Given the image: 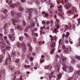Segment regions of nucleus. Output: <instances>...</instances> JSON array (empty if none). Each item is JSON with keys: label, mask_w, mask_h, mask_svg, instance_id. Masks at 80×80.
Returning a JSON list of instances; mask_svg holds the SVG:
<instances>
[{"label": "nucleus", "mask_w": 80, "mask_h": 80, "mask_svg": "<svg viewBox=\"0 0 80 80\" xmlns=\"http://www.w3.org/2000/svg\"><path fill=\"white\" fill-rule=\"evenodd\" d=\"M14 62L16 63H19V62H20V59H16V60H15Z\"/></svg>", "instance_id": "nucleus-26"}, {"label": "nucleus", "mask_w": 80, "mask_h": 80, "mask_svg": "<svg viewBox=\"0 0 80 80\" xmlns=\"http://www.w3.org/2000/svg\"><path fill=\"white\" fill-rule=\"evenodd\" d=\"M0 37L1 40H3V39H2V37H3V34L2 33H0Z\"/></svg>", "instance_id": "nucleus-45"}, {"label": "nucleus", "mask_w": 80, "mask_h": 80, "mask_svg": "<svg viewBox=\"0 0 80 80\" xmlns=\"http://www.w3.org/2000/svg\"><path fill=\"white\" fill-rule=\"evenodd\" d=\"M33 40L34 43H37V38H36L35 37L33 38Z\"/></svg>", "instance_id": "nucleus-27"}, {"label": "nucleus", "mask_w": 80, "mask_h": 80, "mask_svg": "<svg viewBox=\"0 0 80 80\" xmlns=\"http://www.w3.org/2000/svg\"><path fill=\"white\" fill-rule=\"evenodd\" d=\"M60 57H61V59L60 60V62L61 63L63 64L66 62V58L65 57H63V54L62 53H61L60 56Z\"/></svg>", "instance_id": "nucleus-6"}, {"label": "nucleus", "mask_w": 80, "mask_h": 80, "mask_svg": "<svg viewBox=\"0 0 80 80\" xmlns=\"http://www.w3.org/2000/svg\"><path fill=\"white\" fill-rule=\"evenodd\" d=\"M64 28L65 29V30H67V29H68V26L67 25H64Z\"/></svg>", "instance_id": "nucleus-33"}, {"label": "nucleus", "mask_w": 80, "mask_h": 80, "mask_svg": "<svg viewBox=\"0 0 80 80\" xmlns=\"http://www.w3.org/2000/svg\"><path fill=\"white\" fill-rule=\"evenodd\" d=\"M11 22H12L13 25L15 26L16 28H17L18 30H22V28L20 25H18V22L17 21L14 19H11Z\"/></svg>", "instance_id": "nucleus-1"}, {"label": "nucleus", "mask_w": 80, "mask_h": 80, "mask_svg": "<svg viewBox=\"0 0 80 80\" xmlns=\"http://www.w3.org/2000/svg\"><path fill=\"white\" fill-rule=\"evenodd\" d=\"M77 8L75 7H72L71 8V10H70L68 12V14H75V13H77Z\"/></svg>", "instance_id": "nucleus-4"}, {"label": "nucleus", "mask_w": 80, "mask_h": 80, "mask_svg": "<svg viewBox=\"0 0 80 80\" xmlns=\"http://www.w3.org/2000/svg\"><path fill=\"white\" fill-rule=\"evenodd\" d=\"M68 72H72L73 71V68L72 66H70L69 68H68Z\"/></svg>", "instance_id": "nucleus-13"}, {"label": "nucleus", "mask_w": 80, "mask_h": 80, "mask_svg": "<svg viewBox=\"0 0 80 80\" xmlns=\"http://www.w3.org/2000/svg\"><path fill=\"white\" fill-rule=\"evenodd\" d=\"M9 67L10 70H13V68H14L13 67V66H9V67Z\"/></svg>", "instance_id": "nucleus-34"}, {"label": "nucleus", "mask_w": 80, "mask_h": 80, "mask_svg": "<svg viewBox=\"0 0 80 80\" xmlns=\"http://www.w3.org/2000/svg\"><path fill=\"white\" fill-rule=\"evenodd\" d=\"M45 42L44 41H40L39 42V45H42V44H44Z\"/></svg>", "instance_id": "nucleus-43"}, {"label": "nucleus", "mask_w": 80, "mask_h": 80, "mask_svg": "<svg viewBox=\"0 0 80 80\" xmlns=\"http://www.w3.org/2000/svg\"><path fill=\"white\" fill-rule=\"evenodd\" d=\"M16 53L17 52H16L14 51L13 52H11V57H13V58L15 59V57H16Z\"/></svg>", "instance_id": "nucleus-12"}, {"label": "nucleus", "mask_w": 80, "mask_h": 80, "mask_svg": "<svg viewBox=\"0 0 80 80\" xmlns=\"http://www.w3.org/2000/svg\"><path fill=\"white\" fill-rule=\"evenodd\" d=\"M20 43L19 42H17V45L18 47V48H19V47H20Z\"/></svg>", "instance_id": "nucleus-42"}, {"label": "nucleus", "mask_w": 80, "mask_h": 80, "mask_svg": "<svg viewBox=\"0 0 80 80\" xmlns=\"http://www.w3.org/2000/svg\"><path fill=\"white\" fill-rule=\"evenodd\" d=\"M6 42L7 43L8 45H9L10 44V43L9 42V41L8 39L6 40Z\"/></svg>", "instance_id": "nucleus-54"}, {"label": "nucleus", "mask_w": 80, "mask_h": 80, "mask_svg": "<svg viewBox=\"0 0 80 80\" xmlns=\"http://www.w3.org/2000/svg\"><path fill=\"white\" fill-rule=\"evenodd\" d=\"M23 40V37L22 36L20 37L19 38V40H20V41H22Z\"/></svg>", "instance_id": "nucleus-41"}, {"label": "nucleus", "mask_w": 80, "mask_h": 80, "mask_svg": "<svg viewBox=\"0 0 80 80\" xmlns=\"http://www.w3.org/2000/svg\"><path fill=\"white\" fill-rule=\"evenodd\" d=\"M62 70L65 71V72H67V69H68V68L66 66H64L62 68Z\"/></svg>", "instance_id": "nucleus-18"}, {"label": "nucleus", "mask_w": 80, "mask_h": 80, "mask_svg": "<svg viewBox=\"0 0 80 80\" xmlns=\"http://www.w3.org/2000/svg\"><path fill=\"white\" fill-rule=\"evenodd\" d=\"M30 57H31V56L30 55V54H28V55L27 56V58H28V59H30Z\"/></svg>", "instance_id": "nucleus-52"}, {"label": "nucleus", "mask_w": 80, "mask_h": 80, "mask_svg": "<svg viewBox=\"0 0 80 80\" xmlns=\"http://www.w3.org/2000/svg\"><path fill=\"white\" fill-rule=\"evenodd\" d=\"M9 60V58H7L4 64L5 65H6L7 67H10V63L8 64V62Z\"/></svg>", "instance_id": "nucleus-11"}, {"label": "nucleus", "mask_w": 80, "mask_h": 80, "mask_svg": "<svg viewBox=\"0 0 80 80\" xmlns=\"http://www.w3.org/2000/svg\"><path fill=\"white\" fill-rule=\"evenodd\" d=\"M10 32L11 34L9 35L10 39L12 41H14V40H15V37H14L15 32H14V30H13V29L12 28L11 29Z\"/></svg>", "instance_id": "nucleus-3"}, {"label": "nucleus", "mask_w": 80, "mask_h": 80, "mask_svg": "<svg viewBox=\"0 0 80 80\" xmlns=\"http://www.w3.org/2000/svg\"><path fill=\"white\" fill-rule=\"evenodd\" d=\"M56 41H54L51 44V46L52 48H55V45H56Z\"/></svg>", "instance_id": "nucleus-17"}, {"label": "nucleus", "mask_w": 80, "mask_h": 80, "mask_svg": "<svg viewBox=\"0 0 80 80\" xmlns=\"http://www.w3.org/2000/svg\"><path fill=\"white\" fill-rule=\"evenodd\" d=\"M20 80H23L22 78V75H21L20 77Z\"/></svg>", "instance_id": "nucleus-58"}, {"label": "nucleus", "mask_w": 80, "mask_h": 80, "mask_svg": "<svg viewBox=\"0 0 80 80\" xmlns=\"http://www.w3.org/2000/svg\"><path fill=\"white\" fill-rule=\"evenodd\" d=\"M11 14L12 17H14L15 15V13H14L13 11H12L11 12Z\"/></svg>", "instance_id": "nucleus-30"}, {"label": "nucleus", "mask_w": 80, "mask_h": 80, "mask_svg": "<svg viewBox=\"0 0 80 80\" xmlns=\"http://www.w3.org/2000/svg\"><path fill=\"white\" fill-rule=\"evenodd\" d=\"M68 80H73V77H70L69 78Z\"/></svg>", "instance_id": "nucleus-50"}, {"label": "nucleus", "mask_w": 80, "mask_h": 80, "mask_svg": "<svg viewBox=\"0 0 80 80\" xmlns=\"http://www.w3.org/2000/svg\"><path fill=\"white\" fill-rule=\"evenodd\" d=\"M77 67L79 69V71L77 73L79 75H80V64H77Z\"/></svg>", "instance_id": "nucleus-24"}, {"label": "nucleus", "mask_w": 80, "mask_h": 80, "mask_svg": "<svg viewBox=\"0 0 80 80\" xmlns=\"http://www.w3.org/2000/svg\"><path fill=\"white\" fill-rule=\"evenodd\" d=\"M44 62V59H40V63H42L43 62Z\"/></svg>", "instance_id": "nucleus-51"}, {"label": "nucleus", "mask_w": 80, "mask_h": 80, "mask_svg": "<svg viewBox=\"0 0 80 80\" xmlns=\"http://www.w3.org/2000/svg\"><path fill=\"white\" fill-rule=\"evenodd\" d=\"M53 33H57V29L55 28L54 29V31L53 30H52Z\"/></svg>", "instance_id": "nucleus-37"}, {"label": "nucleus", "mask_w": 80, "mask_h": 80, "mask_svg": "<svg viewBox=\"0 0 80 80\" xmlns=\"http://www.w3.org/2000/svg\"><path fill=\"white\" fill-rule=\"evenodd\" d=\"M49 37H50V38H51V40L52 41H53V40H55V41H56L57 40V39H56V38L55 37H52V35H49Z\"/></svg>", "instance_id": "nucleus-15"}, {"label": "nucleus", "mask_w": 80, "mask_h": 80, "mask_svg": "<svg viewBox=\"0 0 80 80\" xmlns=\"http://www.w3.org/2000/svg\"><path fill=\"white\" fill-rule=\"evenodd\" d=\"M67 0H65V2H64V6L66 9L67 10V9L70 8V6H71V4L69 3L68 2H67Z\"/></svg>", "instance_id": "nucleus-8"}, {"label": "nucleus", "mask_w": 80, "mask_h": 80, "mask_svg": "<svg viewBox=\"0 0 80 80\" xmlns=\"http://www.w3.org/2000/svg\"><path fill=\"white\" fill-rule=\"evenodd\" d=\"M54 18L55 20V23L57 25V28H58L60 27V25L58 24L60 23V20L57 18V16L56 15H54Z\"/></svg>", "instance_id": "nucleus-5"}, {"label": "nucleus", "mask_w": 80, "mask_h": 80, "mask_svg": "<svg viewBox=\"0 0 80 80\" xmlns=\"http://www.w3.org/2000/svg\"><path fill=\"white\" fill-rule=\"evenodd\" d=\"M77 62V61H76L75 60V59H72L71 60V63H72L73 64H74L75 63V62Z\"/></svg>", "instance_id": "nucleus-25"}, {"label": "nucleus", "mask_w": 80, "mask_h": 80, "mask_svg": "<svg viewBox=\"0 0 80 80\" xmlns=\"http://www.w3.org/2000/svg\"><path fill=\"white\" fill-rule=\"evenodd\" d=\"M40 34L41 35H42V34H45V32H42V30H41L40 31Z\"/></svg>", "instance_id": "nucleus-48"}, {"label": "nucleus", "mask_w": 80, "mask_h": 80, "mask_svg": "<svg viewBox=\"0 0 80 80\" xmlns=\"http://www.w3.org/2000/svg\"><path fill=\"white\" fill-rule=\"evenodd\" d=\"M15 74L16 75H19L21 74V72L19 70H17L15 72Z\"/></svg>", "instance_id": "nucleus-19"}, {"label": "nucleus", "mask_w": 80, "mask_h": 80, "mask_svg": "<svg viewBox=\"0 0 80 80\" xmlns=\"http://www.w3.org/2000/svg\"><path fill=\"white\" fill-rule=\"evenodd\" d=\"M63 49L66 53H69L72 52V48L70 46H69L68 48H66L64 47Z\"/></svg>", "instance_id": "nucleus-7"}, {"label": "nucleus", "mask_w": 80, "mask_h": 80, "mask_svg": "<svg viewBox=\"0 0 80 80\" xmlns=\"http://www.w3.org/2000/svg\"><path fill=\"white\" fill-rule=\"evenodd\" d=\"M24 67L26 69H27V68H30V65L27 66L26 65H24Z\"/></svg>", "instance_id": "nucleus-28"}, {"label": "nucleus", "mask_w": 80, "mask_h": 80, "mask_svg": "<svg viewBox=\"0 0 80 80\" xmlns=\"http://www.w3.org/2000/svg\"><path fill=\"white\" fill-rule=\"evenodd\" d=\"M10 47L8 45H7L5 46V48H6V49L7 50H9V49H10Z\"/></svg>", "instance_id": "nucleus-44"}, {"label": "nucleus", "mask_w": 80, "mask_h": 80, "mask_svg": "<svg viewBox=\"0 0 80 80\" xmlns=\"http://www.w3.org/2000/svg\"><path fill=\"white\" fill-rule=\"evenodd\" d=\"M75 58H76V59L77 60H80V57L79 56H75Z\"/></svg>", "instance_id": "nucleus-39"}, {"label": "nucleus", "mask_w": 80, "mask_h": 80, "mask_svg": "<svg viewBox=\"0 0 80 80\" xmlns=\"http://www.w3.org/2000/svg\"><path fill=\"white\" fill-rule=\"evenodd\" d=\"M13 76V77L12 78V80H16V76Z\"/></svg>", "instance_id": "nucleus-62"}, {"label": "nucleus", "mask_w": 80, "mask_h": 80, "mask_svg": "<svg viewBox=\"0 0 80 80\" xmlns=\"http://www.w3.org/2000/svg\"><path fill=\"white\" fill-rule=\"evenodd\" d=\"M45 17H48V16H49V15H48V14L47 12H46L45 13Z\"/></svg>", "instance_id": "nucleus-57"}, {"label": "nucleus", "mask_w": 80, "mask_h": 80, "mask_svg": "<svg viewBox=\"0 0 80 80\" xmlns=\"http://www.w3.org/2000/svg\"><path fill=\"white\" fill-rule=\"evenodd\" d=\"M53 66L54 67H57V63H55L54 62L53 63Z\"/></svg>", "instance_id": "nucleus-56"}, {"label": "nucleus", "mask_w": 80, "mask_h": 80, "mask_svg": "<svg viewBox=\"0 0 80 80\" xmlns=\"http://www.w3.org/2000/svg\"><path fill=\"white\" fill-rule=\"evenodd\" d=\"M8 58H9V60L10 61V60H11V57H10V54H8Z\"/></svg>", "instance_id": "nucleus-60"}, {"label": "nucleus", "mask_w": 80, "mask_h": 80, "mask_svg": "<svg viewBox=\"0 0 80 80\" xmlns=\"http://www.w3.org/2000/svg\"><path fill=\"white\" fill-rule=\"evenodd\" d=\"M8 15V14H6V15L3 17V18H4V19H6V18H7Z\"/></svg>", "instance_id": "nucleus-55"}, {"label": "nucleus", "mask_w": 80, "mask_h": 80, "mask_svg": "<svg viewBox=\"0 0 80 80\" xmlns=\"http://www.w3.org/2000/svg\"><path fill=\"white\" fill-rule=\"evenodd\" d=\"M62 44H63V42L62 41L61 39H60L59 41V44L62 45Z\"/></svg>", "instance_id": "nucleus-40"}, {"label": "nucleus", "mask_w": 80, "mask_h": 80, "mask_svg": "<svg viewBox=\"0 0 80 80\" xmlns=\"http://www.w3.org/2000/svg\"><path fill=\"white\" fill-rule=\"evenodd\" d=\"M4 38L5 40H7V37L6 36H4Z\"/></svg>", "instance_id": "nucleus-64"}, {"label": "nucleus", "mask_w": 80, "mask_h": 80, "mask_svg": "<svg viewBox=\"0 0 80 80\" xmlns=\"http://www.w3.org/2000/svg\"><path fill=\"white\" fill-rule=\"evenodd\" d=\"M27 12H28V13H32V12H33V10L32 8H30L27 9Z\"/></svg>", "instance_id": "nucleus-14"}, {"label": "nucleus", "mask_w": 80, "mask_h": 80, "mask_svg": "<svg viewBox=\"0 0 80 80\" xmlns=\"http://www.w3.org/2000/svg\"><path fill=\"white\" fill-rule=\"evenodd\" d=\"M7 12H8V11H7V9H5L3 12L2 13H4V14H6V15H7V14H8L7 13Z\"/></svg>", "instance_id": "nucleus-31"}, {"label": "nucleus", "mask_w": 80, "mask_h": 80, "mask_svg": "<svg viewBox=\"0 0 80 80\" xmlns=\"http://www.w3.org/2000/svg\"><path fill=\"white\" fill-rule=\"evenodd\" d=\"M50 66H51V65H49L48 66H45V69H48L50 67Z\"/></svg>", "instance_id": "nucleus-36"}, {"label": "nucleus", "mask_w": 80, "mask_h": 80, "mask_svg": "<svg viewBox=\"0 0 80 80\" xmlns=\"http://www.w3.org/2000/svg\"><path fill=\"white\" fill-rule=\"evenodd\" d=\"M78 17V14H76L74 15V17L73 18V19H75V18H76V17Z\"/></svg>", "instance_id": "nucleus-61"}, {"label": "nucleus", "mask_w": 80, "mask_h": 80, "mask_svg": "<svg viewBox=\"0 0 80 80\" xmlns=\"http://www.w3.org/2000/svg\"><path fill=\"white\" fill-rule=\"evenodd\" d=\"M17 16L18 17H22V13L21 12H19L17 14Z\"/></svg>", "instance_id": "nucleus-38"}, {"label": "nucleus", "mask_w": 80, "mask_h": 80, "mask_svg": "<svg viewBox=\"0 0 80 80\" xmlns=\"http://www.w3.org/2000/svg\"><path fill=\"white\" fill-rule=\"evenodd\" d=\"M24 35L26 37H27V38H30V37H29V35L27 33H24Z\"/></svg>", "instance_id": "nucleus-32"}, {"label": "nucleus", "mask_w": 80, "mask_h": 80, "mask_svg": "<svg viewBox=\"0 0 80 80\" xmlns=\"http://www.w3.org/2000/svg\"><path fill=\"white\" fill-rule=\"evenodd\" d=\"M62 74L61 73L59 74L58 75V80H60L62 77Z\"/></svg>", "instance_id": "nucleus-29"}, {"label": "nucleus", "mask_w": 80, "mask_h": 80, "mask_svg": "<svg viewBox=\"0 0 80 80\" xmlns=\"http://www.w3.org/2000/svg\"><path fill=\"white\" fill-rule=\"evenodd\" d=\"M42 2H44L46 3H48V4H49V5H51L50 6V8H52L53 7V4L52 3V1L51 0H49V1H48V0H42Z\"/></svg>", "instance_id": "nucleus-10"}, {"label": "nucleus", "mask_w": 80, "mask_h": 80, "mask_svg": "<svg viewBox=\"0 0 80 80\" xmlns=\"http://www.w3.org/2000/svg\"><path fill=\"white\" fill-rule=\"evenodd\" d=\"M29 58L30 59V62H33V58L32 57H31Z\"/></svg>", "instance_id": "nucleus-49"}, {"label": "nucleus", "mask_w": 80, "mask_h": 80, "mask_svg": "<svg viewBox=\"0 0 80 80\" xmlns=\"http://www.w3.org/2000/svg\"><path fill=\"white\" fill-rule=\"evenodd\" d=\"M57 2L58 5L57 7L58 11V12H62L63 9H62V5L59 4L60 3H62V5H64V2L62 0H57Z\"/></svg>", "instance_id": "nucleus-2"}, {"label": "nucleus", "mask_w": 80, "mask_h": 80, "mask_svg": "<svg viewBox=\"0 0 80 80\" xmlns=\"http://www.w3.org/2000/svg\"><path fill=\"white\" fill-rule=\"evenodd\" d=\"M53 77H55L54 76H53L52 75L50 74L49 75V79L50 80H54V78Z\"/></svg>", "instance_id": "nucleus-22"}, {"label": "nucleus", "mask_w": 80, "mask_h": 80, "mask_svg": "<svg viewBox=\"0 0 80 80\" xmlns=\"http://www.w3.org/2000/svg\"><path fill=\"white\" fill-rule=\"evenodd\" d=\"M56 60L57 61L58 60V59H60V58H59V56H58V55H57L55 57Z\"/></svg>", "instance_id": "nucleus-35"}, {"label": "nucleus", "mask_w": 80, "mask_h": 80, "mask_svg": "<svg viewBox=\"0 0 80 80\" xmlns=\"http://www.w3.org/2000/svg\"><path fill=\"white\" fill-rule=\"evenodd\" d=\"M22 23L24 26H25L26 25V22H25V20H23L22 21Z\"/></svg>", "instance_id": "nucleus-47"}, {"label": "nucleus", "mask_w": 80, "mask_h": 80, "mask_svg": "<svg viewBox=\"0 0 80 80\" xmlns=\"http://www.w3.org/2000/svg\"><path fill=\"white\" fill-rule=\"evenodd\" d=\"M38 33H34V35H35V36H36L37 37H38Z\"/></svg>", "instance_id": "nucleus-63"}, {"label": "nucleus", "mask_w": 80, "mask_h": 80, "mask_svg": "<svg viewBox=\"0 0 80 80\" xmlns=\"http://www.w3.org/2000/svg\"><path fill=\"white\" fill-rule=\"evenodd\" d=\"M6 3H8V5H12V0H6Z\"/></svg>", "instance_id": "nucleus-20"}, {"label": "nucleus", "mask_w": 80, "mask_h": 80, "mask_svg": "<svg viewBox=\"0 0 80 80\" xmlns=\"http://www.w3.org/2000/svg\"><path fill=\"white\" fill-rule=\"evenodd\" d=\"M18 10L19 11L23 12L24 10V8L22 6H20V7H19V8H18Z\"/></svg>", "instance_id": "nucleus-16"}, {"label": "nucleus", "mask_w": 80, "mask_h": 80, "mask_svg": "<svg viewBox=\"0 0 80 80\" xmlns=\"http://www.w3.org/2000/svg\"><path fill=\"white\" fill-rule=\"evenodd\" d=\"M21 46L22 47V50L24 52H25L26 50H27V46H25V43L22 42L21 44Z\"/></svg>", "instance_id": "nucleus-9"}, {"label": "nucleus", "mask_w": 80, "mask_h": 80, "mask_svg": "<svg viewBox=\"0 0 80 80\" xmlns=\"http://www.w3.org/2000/svg\"><path fill=\"white\" fill-rule=\"evenodd\" d=\"M56 69L58 72H59L60 70V68L59 67V66H57V68H56Z\"/></svg>", "instance_id": "nucleus-46"}, {"label": "nucleus", "mask_w": 80, "mask_h": 80, "mask_svg": "<svg viewBox=\"0 0 80 80\" xmlns=\"http://www.w3.org/2000/svg\"><path fill=\"white\" fill-rule=\"evenodd\" d=\"M29 50L30 51H32V46H29Z\"/></svg>", "instance_id": "nucleus-59"}, {"label": "nucleus", "mask_w": 80, "mask_h": 80, "mask_svg": "<svg viewBox=\"0 0 80 80\" xmlns=\"http://www.w3.org/2000/svg\"><path fill=\"white\" fill-rule=\"evenodd\" d=\"M55 48H53L50 51V53L52 55V54H53V53H55Z\"/></svg>", "instance_id": "nucleus-23"}, {"label": "nucleus", "mask_w": 80, "mask_h": 80, "mask_svg": "<svg viewBox=\"0 0 80 80\" xmlns=\"http://www.w3.org/2000/svg\"><path fill=\"white\" fill-rule=\"evenodd\" d=\"M15 6L16 7H19L21 5V3L19 2H16L15 3Z\"/></svg>", "instance_id": "nucleus-21"}, {"label": "nucleus", "mask_w": 80, "mask_h": 80, "mask_svg": "<svg viewBox=\"0 0 80 80\" xmlns=\"http://www.w3.org/2000/svg\"><path fill=\"white\" fill-rule=\"evenodd\" d=\"M45 25H44L43 27H41L40 28L41 30H43V29H45Z\"/></svg>", "instance_id": "nucleus-53"}]
</instances>
